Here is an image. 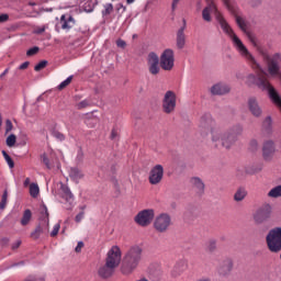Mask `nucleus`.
<instances>
[{"mask_svg":"<svg viewBox=\"0 0 281 281\" xmlns=\"http://www.w3.org/2000/svg\"><path fill=\"white\" fill-rule=\"evenodd\" d=\"M243 131L241 124H235L227 131H223V128L216 125V121L210 114L202 116L200 120L201 136L207 137L211 134V142L216 148L222 146L226 150H229L238 142V137L243 135Z\"/></svg>","mask_w":281,"mask_h":281,"instance_id":"obj_1","label":"nucleus"},{"mask_svg":"<svg viewBox=\"0 0 281 281\" xmlns=\"http://www.w3.org/2000/svg\"><path fill=\"white\" fill-rule=\"evenodd\" d=\"M212 12L215 13V19L217 23L220 24L221 29L224 33H226L227 36H229L231 41L233 42L234 47L237 49V52H240L244 56L249 57V53H247V46L243 44V41H240L236 33H234V30L232 26H229V23H227V20L218 12V9L216 8V4L214 1H209L207 7H205L202 11V19L203 21H206V23H210L212 21Z\"/></svg>","mask_w":281,"mask_h":281,"instance_id":"obj_2","label":"nucleus"},{"mask_svg":"<svg viewBox=\"0 0 281 281\" xmlns=\"http://www.w3.org/2000/svg\"><path fill=\"white\" fill-rule=\"evenodd\" d=\"M142 248L139 246H133L124 256L123 266H122V273L124 276H130L139 267V262H142Z\"/></svg>","mask_w":281,"mask_h":281,"instance_id":"obj_3","label":"nucleus"},{"mask_svg":"<svg viewBox=\"0 0 281 281\" xmlns=\"http://www.w3.org/2000/svg\"><path fill=\"white\" fill-rule=\"evenodd\" d=\"M272 215H273V206L269 203H266V204L259 206L252 213V221H254L255 225H263V223L271 221Z\"/></svg>","mask_w":281,"mask_h":281,"instance_id":"obj_4","label":"nucleus"},{"mask_svg":"<svg viewBox=\"0 0 281 281\" xmlns=\"http://www.w3.org/2000/svg\"><path fill=\"white\" fill-rule=\"evenodd\" d=\"M266 243L268 245V249L272 254H278L281 251V227H274L269 231L266 236Z\"/></svg>","mask_w":281,"mask_h":281,"instance_id":"obj_5","label":"nucleus"},{"mask_svg":"<svg viewBox=\"0 0 281 281\" xmlns=\"http://www.w3.org/2000/svg\"><path fill=\"white\" fill-rule=\"evenodd\" d=\"M160 67L164 71H172L175 69V50L166 48L160 55Z\"/></svg>","mask_w":281,"mask_h":281,"instance_id":"obj_6","label":"nucleus"},{"mask_svg":"<svg viewBox=\"0 0 281 281\" xmlns=\"http://www.w3.org/2000/svg\"><path fill=\"white\" fill-rule=\"evenodd\" d=\"M154 218H155V210L147 209L138 212L134 221L135 223H137V225H140V227H148V225L153 223Z\"/></svg>","mask_w":281,"mask_h":281,"instance_id":"obj_7","label":"nucleus"},{"mask_svg":"<svg viewBox=\"0 0 281 281\" xmlns=\"http://www.w3.org/2000/svg\"><path fill=\"white\" fill-rule=\"evenodd\" d=\"M170 225H172V218L168 215V213L160 214L154 222V228L156 232H159V234L168 232Z\"/></svg>","mask_w":281,"mask_h":281,"instance_id":"obj_8","label":"nucleus"},{"mask_svg":"<svg viewBox=\"0 0 281 281\" xmlns=\"http://www.w3.org/2000/svg\"><path fill=\"white\" fill-rule=\"evenodd\" d=\"M177 108V94L172 91H167L162 100V111L170 114Z\"/></svg>","mask_w":281,"mask_h":281,"instance_id":"obj_9","label":"nucleus"},{"mask_svg":"<svg viewBox=\"0 0 281 281\" xmlns=\"http://www.w3.org/2000/svg\"><path fill=\"white\" fill-rule=\"evenodd\" d=\"M120 262H122V250L117 246H113L109 251H108V257L105 259V263L110 265L111 267H120Z\"/></svg>","mask_w":281,"mask_h":281,"instance_id":"obj_10","label":"nucleus"},{"mask_svg":"<svg viewBox=\"0 0 281 281\" xmlns=\"http://www.w3.org/2000/svg\"><path fill=\"white\" fill-rule=\"evenodd\" d=\"M159 65H161L159 55H157V53H155V52H150L147 55V67H148V71H149V74H151V76H157V74H159V71H161V68Z\"/></svg>","mask_w":281,"mask_h":281,"instance_id":"obj_11","label":"nucleus"},{"mask_svg":"<svg viewBox=\"0 0 281 281\" xmlns=\"http://www.w3.org/2000/svg\"><path fill=\"white\" fill-rule=\"evenodd\" d=\"M148 181L151 186H159L164 181V166H154L149 171Z\"/></svg>","mask_w":281,"mask_h":281,"instance_id":"obj_12","label":"nucleus"},{"mask_svg":"<svg viewBox=\"0 0 281 281\" xmlns=\"http://www.w3.org/2000/svg\"><path fill=\"white\" fill-rule=\"evenodd\" d=\"M247 106L254 117H262V106H260L256 97L248 98Z\"/></svg>","mask_w":281,"mask_h":281,"instance_id":"obj_13","label":"nucleus"},{"mask_svg":"<svg viewBox=\"0 0 281 281\" xmlns=\"http://www.w3.org/2000/svg\"><path fill=\"white\" fill-rule=\"evenodd\" d=\"M233 269H234V261L231 258H226L220 263L217 268V273L223 277L229 276Z\"/></svg>","mask_w":281,"mask_h":281,"instance_id":"obj_14","label":"nucleus"},{"mask_svg":"<svg viewBox=\"0 0 281 281\" xmlns=\"http://www.w3.org/2000/svg\"><path fill=\"white\" fill-rule=\"evenodd\" d=\"M232 91V88H229L226 83H215L211 87V93L212 95H226V93H229Z\"/></svg>","mask_w":281,"mask_h":281,"instance_id":"obj_15","label":"nucleus"},{"mask_svg":"<svg viewBox=\"0 0 281 281\" xmlns=\"http://www.w3.org/2000/svg\"><path fill=\"white\" fill-rule=\"evenodd\" d=\"M187 270H188V261L181 259L177 261V263L175 265L171 271V276L172 278H179V276H181Z\"/></svg>","mask_w":281,"mask_h":281,"instance_id":"obj_16","label":"nucleus"},{"mask_svg":"<svg viewBox=\"0 0 281 281\" xmlns=\"http://www.w3.org/2000/svg\"><path fill=\"white\" fill-rule=\"evenodd\" d=\"M41 234H49V224H45L43 222L40 223L38 226L31 233V238L34 240H38L41 238Z\"/></svg>","mask_w":281,"mask_h":281,"instance_id":"obj_17","label":"nucleus"},{"mask_svg":"<svg viewBox=\"0 0 281 281\" xmlns=\"http://www.w3.org/2000/svg\"><path fill=\"white\" fill-rule=\"evenodd\" d=\"M99 277L106 280V278H111L113 273H115V268L109 263L101 266L98 270Z\"/></svg>","mask_w":281,"mask_h":281,"instance_id":"obj_18","label":"nucleus"},{"mask_svg":"<svg viewBox=\"0 0 281 281\" xmlns=\"http://www.w3.org/2000/svg\"><path fill=\"white\" fill-rule=\"evenodd\" d=\"M263 158L271 159L273 154L276 153V145L272 140H268L263 144L262 147Z\"/></svg>","mask_w":281,"mask_h":281,"instance_id":"obj_19","label":"nucleus"},{"mask_svg":"<svg viewBox=\"0 0 281 281\" xmlns=\"http://www.w3.org/2000/svg\"><path fill=\"white\" fill-rule=\"evenodd\" d=\"M176 45L178 49H183L186 47V26H181L176 36Z\"/></svg>","mask_w":281,"mask_h":281,"instance_id":"obj_20","label":"nucleus"},{"mask_svg":"<svg viewBox=\"0 0 281 281\" xmlns=\"http://www.w3.org/2000/svg\"><path fill=\"white\" fill-rule=\"evenodd\" d=\"M98 2L95 0H83L79 3L80 12H93Z\"/></svg>","mask_w":281,"mask_h":281,"instance_id":"obj_21","label":"nucleus"},{"mask_svg":"<svg viewBox=\"0 0 281 281\" xmlns=\"http://www.w3.org/2000/svg\"><path fill=\"white\" fill-rule=\"evenodd\" d=\"M191 186L198 194H203V192H205V183H203V180L199 177L191 178Z\"/></svg>","mask_w":281,"mask_h":281,"instance_id":"obj_22","label":"nucleus"},{"mask_svg":"<svg viewBox=\"0 0 281 281\" xmlns=\"http://www.w3.org/2000/svg\"><path fill=\"white\" fill-rule=\"evenodd\" d=\"M247 198V190L245 188H238L234 194V201L240 203V201H245Z\"/></svg>","mask_w":281,"mask_h":281,"instance_id":"obj_23","label":"nucleus"},{"mask_svg":"<svg viewBox=\"0 0 281 281\" xmlns=\"http://www.w3.org/2000/svg\"><path fill=\"white\" fill-rule=\"evenodd\" d=\"M31 221H32V211L30 209H26L23 212L20 223H21L22 227H25V226L30 225Z\"/></svg>","mask_w":281,"mask_h":281,"instance_id":"obj_24","label":"nucleus"},{"mask_svg":"<svg viewBox=\"0 0 281 281\" xmlns=\"http://www.w3.org/2000/svg\"><path fill=\"white\" fill-rule=\"evenodd\" d=\"M71 179L75 183H78L80 179H85V173L79 168H74L71 170Z\"/></svg>","mask_w":281,"mask_h":281,"instance_id":"obj_25","label":"nucleus"},{"mask_svg":"<svg viewBox=\"0 0 281 281\" xmlns=\"http://www.w3.org/2000/svg\"><path fill=\"white\" fill-rule=\"evenodd\" d=\"M41 223L49 225V212L47 211V206H41Z\"/></svg>","mask_w":281,"mask_h":281,"instance_id":"obj_26","label":"nucleus"},{"mask_svg":"<svg viewBox=\"0 0 281 281\" xmlns=\"http://www.w3.org/2000/svg\"><path fill=\"white\" fill-rule=\"evenodd\" d=\"M60 194L61 198L65 199V201H69V199H71V191L69 190V187L67 184L61 183Z\"/></svg>","mask_w":281,"mask_h":281,"instance_id":"obj_27","label":"nucleus"},{"mask_svg":"<svg viewBox=\"0 0 281 281\" xmlns=\"http://www.w3.org/2000/svg\"><path fill=\"white\" fill-rule=\"evenodd\" d=\"M268 196L270 199H280L281 196V184L272 188L269 192H268Z\"/></svg>","mask_w":281,"mask_h":281,"instance_id":"obj_28","label":"nucleus"},{"mask_svg":"<svg viewBox=\"0 0 281 281\" xmlns=\"http://www.w3.org/2000/svg\"><path fill=\"white\" fill-rule=\"evenodd\" d=\"M40 193H41V189L38 188V184L37 183H31L30 184V195L33 199H36Z\"/></svg>","mask_w":281,"mask_h":281,"instance_id":"obj_29","label":"nucleus"},{"mask_svg":"<svg viewBox=\"0 0 281 281\" xmlns=\"http://www.w3.org/2000/svg\"><path fill=\"white\" fill-rule=\"evenodd\" d=\"M235 21L243 32L247 30V23H245V20L240 15H235Z\"/></svg>","mask_w":281,"mask_h":281,"instance_id":"obj_30","label":"nucleus"},{"mask_svg":"<svg viewBox=\"0 0 281 281\" xmlns=\"http://www.w3.org/2000/svg\"><path fill=\"white\" fill-rule=\"evenodd\" d=\"M14 144H16V135L10 134L7 137V146H9V148H12L14 146Z\"/></svg>","mask_w":281,"mask_h":281,"instance_id":"obj_31","label":"nucleus"},{"mask_svg":"<svg viewBox=\"0 0 281 281\" xmlns=\"http://www.w3.org/2000/svg\"><path fill=\"white\" fill-rule=\"evenodd\" d=\"M2 155L9 166V168H14V160H12V157H10V155H8V153L5 150H2Z\"/></svg>","mask_w":281,"mask_h":281,"instance_id":"obj_32","label":"nucleus"},{"mask_svg":"<svg viewBox=\"0 0 281 281\" xmlns=\"http://www.w3.org/2000/svg\"><path fill=\"white\" fill-rule=\"evenodd\" d=\"M71 85V76H69L66 80H64L58 87V91H63V89H67Z\"/></svg>","mask_w":281,"mask_h":281,"instance_id":"obj_33","label":"nucleus"},{"mask_svg":"<svg viewBox=\"0 0 281 281\" xmlns=\"http://www.w3.org/2000/svg\"><path fill=\"white\" fill-rule=\"evenodd\" d=\"M87 106H91V100L86 99L83 101H80L79 103L76 104L77 109H87Z\"/></svg>","mask_w":281,"mask_h":281,"instance_id":"obj_34","label":"nucleus"},{"mask_svg":"<svg viewBox=\"0 0 281 281\" xmlns=\"http://www.w3.org/2000/svg\"><path fill=\"white\" fill-rule=\"evenodd\" d=\"M113 12V4L112 3H106L104 4V10L102 11L103 16H109Z\"/></svg>","mask_w":281,"mask_h":281,"instance_id":"obj_35","label":"nucleus"},{"mask_svg":"<svg viewBox=\"0 0 281 281\" xmlns=\"http://www.w3.org/2000/svg\"><path fill=\"white\" fill-rule=\"evenodd\" d=\"M206 249L207 251H210L211 254L216 251V240L215 239H211L209 240L207 245H206Z\"/></svg>","mask_w":281,"mask_h":281,"instance_id":"obj_36","label":"nucleus"},{"mask_svg":"<svg viewBox=\"0 0 281 281\" xmlns=\"http://www.w3.org/2000/svg\"><path fill=\"white\" fill-rule=\"evenodd\" d=\"M5 205H8V190H4V192L2 194L0 210H5Z\"/></svg>","mask_w":281,"mask_h":281,"instance_id":"obj_37","label":"nucleus"},{"mask_svg":"<svg viewBox=\"0 0 281 281\" xmlns=\"http://www.w3.org/2000/svg\"><path fill=\"white\" fill-rule=\"evenodd\" d=\"M47 67V60L40 61L35 67V71H41L42 69H45Z\"/></svg>","mask_w":281,"mask_h":281,"instance_id":"obj_38","label":"nucleus"},{"mask_svg":"<svg viewBox=\"0 0 281 281\" xmlns=\"http://www.w3.org/2000/svg\"><path fill=\"white\" fill-rule=\"evenodd\" d=\"M222 2L228 12L234 13V7L232 5V0H222Z\"/></svg>","mask_w":281,"mask_h":281,"instance_id":"obj_39","label":"nucleus"},{"mask_svg":"<svg viewBox=\"0 0 281 281\" xmlns=\"http://www.w3.org/2000/svg\"><path fill=\"white\" fill-rule=\"evenodd\" d=\"M41 48L38 46L32 47L26 52V56H36Z\"/></svg>","mask_w":281,"mask_h":281,"instance_id":"obj_40","label":"nucleus"},{"mask_svg":"<svg viewBox=\"0 0 281 281\" xmlns=\"http://www.w3.org/2000/svg\"><path fill=\"white\" fill-rule=\"evenodd\" d=\"M58 232H60V224L57 223L54 225L53 231L50 232V236L54 238V236H58Z\"/></svg>","mask_w":281,"mask_h":281,"instance_id":"obj_41","label":"nucleus"},{"mask_svg":"<svg viewBox=\"0 0 281 281\" xmlns=\"http://www.w3.org/2000/svg\"><path fill=\"white\" fill-rule=\"evenodd\" d=\"M271 116H267L263 121V126L266 127V131H271Z\"/></svg>","mask_w":281,"mask_h":281,"instance_id":"obj_42","label":"nucleus"},{"mask_svg":"<svg viewBox=\"0 0 281 281\" xmlns=\"http://www.w3.org/2000/svg\"><path fill=\"white\" fill-rule=\"evenodd\" d=\"M42 161L45 164L46 168L52 169V165L49 164V158H47V154L42 155Z\"/></svg>","mask_w":281,"mask_h":281,"instance_id":"obj_43","label":"nucleus"},{"mask_svg":"<svg viewBox=\"0 0 281 281\" xmlns=\"http://www.w3.org/2000/svg\"><path fill=\"white\" fill-rule=\"evenodd\" d=\"M59 23L63 30H69V25L67 24V19L65 18V15H61Z\"/></svg>","mask_w":281,"mask_h":281,"instance_id":"obj_44","label":"nucleus"},{"mask_svg":"<svg viewBox=\"0 0 281 281\" xmlns=\"http://www.w3.org/2000/svg\"><path fill=\"white\" fill-rule=\"evenodd\" d=\"M53 137H55V139H58L59 142H63V139H65V135H63L60 132H53Z\"/></svg>","mask_w":281,"mask_h":281,"instance_id":"obj_45","label":"nucleus"},{"mask_svg":"<svg viewBox=\"0 0 281 281\" xmlns=\"http://www.w3.org/2000/svg\"><path fill=\"white\" fill-rule=\"evenodd\" d=\"M85 247V241H78L75 251L76 254H80V251H82V248Z\"/></svg>","mask_w":281,"mask_h":281,"instance_id":"obj_46","label":"nucleus"},{"mask_svg":"<svg viewBox=\"0 0 281 281\" xmlns=\"http://www.w3.org/2000/svg\"><path fill=\"white\" fill-rule=\"evenodd\" d=\"M13 125H12V121L7 120L5 121V133H10V131H12Z\"/></svg>","mask_w":281,"mask_h":281,"instance_id":"obj_47","label":"nucleus"},{"mask_svg":"<svg viewBox=\"0 0 281 281\" xmlns=\"http://www.w3.org/2000/svg\"><path fill=\"white\" fill-rule=\"evenodd\" d=\"M82 218H85V211H81L79 214H77L75 221L76 223H80Z\"/></svg>","mask_w":281,"mask_h":281,"instance_id":"obj_48","label":"nucleus"},{"mask_svg":"<svg viewBox=\"0 0 281 281\" xmlns=\"http://www.w3.org/2000/svg\"><path fill=\"white\" fill-rule=\"evenodd\" d=\"M116 46L121 47V49H124V47H126V42L124 40H117Z\"/></svg>","mask_w":281,"mask_h":281,"instance_id":"obj_49","label":"nucleus"},{"mask_svg":"<svg viewBox=\"0 0 281 281\" xmlns=\"http://www.w3.org/2000/svg\"><path fill=\"white\" fill-rule=\"evenodd\" d=\"M262 4V0H251L250 1V5L252 8H258V5H261Z\"/></svg>","mask_w":281,"mask_h":281,"instance_id":"obj_50","label":"nucleus"},{"mask_svg":"<svg viewBox=\"0 0 281 281\" xmlns=\"http://www.w3.org/2000/svg\"><path fill=\"white\" fill-rule=\"evenodd\" d=\"M83 158H85V154L82 153V148H79L77 154V160L82 161Z\"/></svg>","mask_w":281,"mask_h":281,"instance_id":"obj_51","label":"nucleus"},{"mask_svg":"<svg viewBox=\"0 0 281 281\" xmlns=\"http://www.w3.org/2000/svg\"><path fill=\"white\" fill-rule=\"evenodd\" d=\"M179 1L181 0H172L171 10L175 12L177 10V5H179Z\"/></svg>","mask_w":281,"mask_h":281,"instance_id":"obj_52","label":"nucleus"},{"mask_svg":"<svg viewBox=\"0 0 281 281\" xmlns=\"http://www.w3.org/2000/svg\"><path fill=\"white\" fill-rule=\"evenodd\" d=\"M10 19V16L8 14H1L0 15V23H5V21H8Z\"/></svg>","mask_w":281,"mask_h":281,"instance_id":"obj_53","label":"nucleus"},{"mask_svg":"<svg viewBox=\"0 0 281 281\" xmlns=\"http://www.w3.org/2000/svg\"><path fill=\"white\" fill-rule=\"evenodd\" d=\"M27 67H30V61H24L22 65L19 66V69L23 70L27 69Z\"/></svg>","mask_w":281,"mask_h":281,"instance_id":"obj_54","label":"nucleus"},{"mask_svg":"<svg viewBox=\"0 0 281 281\" xmlns=\"http://www.w3.org/2000/svg\"><path fill=\"white\" fill-rule=\"evenodd\" d=\"M8 74H10V68H7V69L0 75V80H3V78H5V76H8Z\"/></svg>","mask_w":281,"mask_h":281,"instance_id":"obj_55","label":"nucleus"},{"mask_svg":"<svg viewBox=\"0 0 281 281\" xmlns=\"http://www.w3.org/2000/svg\"><path fill=\"white\" fill-rule=\"evenodd\" d=\"M19 247H21V240H16L15 243H13L12 249H19Z\"/></svg>","mask_w":281,"mask_h":281,"instance_id":"obj_56","label":"nucleus"},{"mask_svg":"<svg viewBox=\"0 0 281 281\" xmlns=\"http://www.w3.org/2000/svg\"><path fill=\"white\" fill-rule=\"evenodd\" d=\"M110 137H111V139H115V137H117V131L112 130Z\"/></svg>","mask_w":281,"mask_h":281,"instance_id":"obj_57","label":"nucleus"},{"mask_svg":"<svg viewBox=\"0 0 281 281\" xmlns=\"http://www.w3.org/2000/svg\"><path fill=\"white\" fill-rule=\"evenodd\" d=\"M43 32H45V26L35 30V34H43Z\"/></svg>","mask_w":281,"mask_h":281,"instance_id":"obj_58","label":"nucleus"},{"mask_svg":"<svg viewBox=\"0 0 281 281\" xmlns=\"http://www.w3.org/2000/svg\"><path fill=\"white\" fill-rule=\"evenodd\" d=\"M25 281H43V279H36L35 277H29Z\"/></svg>","mask_w":281,"mask_h":281,"instance_id":"obj_59","label":"nucleus"},{"mask_svg":"<svg viewBox=\"0 0 281 281\" xmlns=\"http://www.w3.org/2000/svg\"><path fill=\"white\" fill-rule=\"evenodd\" d=\"M249 41H250L254 45H256V37H254L252 35H249Z\"/></svg>","mask_w":281,"mask_h":281,"instance_id":"obj_60","label":"nucleus"},{"mask_svg":"<svg viewBox=\"0 0 281 281\" xmlns=\"http://www.w3.org/2000/svg\"><path fill=\"white\" fill-rule=\"evenodd\" d=\"M27 186H30V178H26L24 180V188H27Z\"/></svg>","mask_w":281,"mask_h":281,"instance_id":"obj_61","label":"nucleus"},{"mask_svg":"<svg viewBox=\"0 0 281 281\" xmlns=\"http://www.w3.org/2000/svg\"><path fill=\"white\" fill-rule=\"evenodd\" d=\"M120 8H122V9H123V12H126V7H124V4H119L117 10H120Z\"/></svg>","mask_w":281,"mask_h":281,"instance_id":"obj_62","label":"nucleus"},{"mask_svg":"<svg viewBox=\"0 0 281 281\" xmlns=\"http://www.w3.org/2000/svg\"><path fill=\"white\" fill-rule=\"evenodd\" d=\"M128 4L135 3V0H126Z\"/></svg>","mask_w":281,"mask_h":281,"instance_id":"obj_63","label":"nucleus"},{"mask_svg":"<svg viewBox=\"0 0 281 281\" xmlns=\"http://www.w3.org/2000/svg\"><path fill=\"white\" fill-rule=\"evenodd\" d=\"M29 5H36L35 2H29Z\"/></svg>","mask_w":281,"mask_h":281,"instance_id":"obj_64","label":"nucleus"}]
</instances>
